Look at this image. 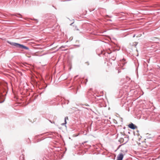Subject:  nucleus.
Returning a JSON list of instances; mask_svg holds the SVG:
<instances>
[{
    "instance_id": "nucleus-7",
    "label": "nucleus",
    "mask_w": 160,
    "mask_h": 160,
    "mask_svg": "<svg viewBox=\"0 0 160 160\" xmlns=\"http://www.w3.org/2000/svg\"><path fill=\"white\" fill-rule=\"evenodd\" d=\"M135 34H134L133 36V38L135 37Z\"/></svg>"
},
{
    "instance_id": "nucleus-13",
    "label": "nucleus",
    "mask_w": 160,
    "mask_h": 160,
    "mask_svg": "<svg viewBox=\"0 0 160 160\" xmlns=\"http://www.w3.org/2000/svg\"><path fill=\"white\" fill-rule=\"evenodd\" d=\"M68 102H69V101H68V102H67V104H68Z\"/></svg>"
},
{
    "instance_id": "nucleus-12",
    "label": "nucleus",
    "mask_w": 160,
    "mask_h": 160,
    "mask_svg": "<svg viewBox=\"0 0 160 160\" xmlns=\"http://www.w3.org/2000/svg\"><path fill=\"white\" fill-rule=\"evenodd\" d=\"M3 101H3L2 102H0V103H2V102H3Z\"/></svg>"
},
{
    "instance_id": "nucleus-17",
    "label": "nucleus",
    "mask_w": 160,
    "mask_h": 160,
    "mask_svg": "<svg viewBox=\"0 0 160 160\" xmlns=\"http://www.w3.org/2000/svg\"><path fill=\"white\" fill-rule=\"evenodd\" d=\"M125 152H127V150L125 151Z\"/></svg>"
},
{
    "instance_id": "nucleus-3",
    "label": "nucleus",
    "mask_w": 160,
    "mask_h": 160,
    "mask_svg": "<svg viewBox=\"0 0 160 160\" xmlns=\"http://www.w3.org/2000/svg\"><path fill=\"white\" fill-rule=\"evenodd\" d=\"M122 152H123V153H120L118 156L117 157V160H122L123 158V156L124 155H125V153L122 150Z\"/></svg>"
},
{
    "instance_id": "nucleus-1",
    "label": "nucleus",
    "mask_w": 160,
    "mask_h": 160,
    "mask_svg": "<svg viewBox=\"0 0 160 160\" xmlns=\"http://www.w3.org/2000/svg\"><path fill=\"white\" fill-rule=\"evenodd\" d=\"M9 43L12 45L15 46L16 47L18 48H20L24 49L26 50H29V49L28 47H26L22 44L13 42H10Z\"/></svg>"
},
{
    "instance_id": "nucleus-8",
    "label": "nucleus",
    "mask_w": 160,
    "mask_h": 160,
    "mask_svg": "<svg viewBox=\"0 0 160 160\" xmlns=\"http://www.w3.org/2000/svg\"><path fill=\"white\" fill-rule=\"evenodd\" d=\"M18 15H19L20 16H21V14H20V13H17V14Z\"/></svg>"
},
{
    "instance_id": "nucleus-20",
    "label": "nucleus",
    "mask_w": 160,
    "mask_h": 160,
    "mask_svg": "<svg viewBox=\"0 0 160 160\" xmlns=\"http://www.w3.org/2000/svg\"><path fill=\"white\" fill-rule=\"evenodd\" d=\"M123 60H122V62H123Z\"/></svg>"
},
{
    "instance_id": "nucleus-4",
    "label": "nucleus",
    "mask_w": 160,
    "mask_h": 160,
    "mask_svg": "<svg viewBox=\"0 0 160 160\" xmlns=\"http://www.w3.org/2000/svg\"><path fill=\"white\" fill-rule=\"evenodd\" d=\"M129 127L132 129H134L137 128V126L134 125L132 123H131L128 125Z\"/></svg>"
},
{
    "instance_id": "nucleus-19",
    "label": "nucleus",
    "mask_w": 160,
    "mask_h": 160,
    "mask_svg": "<svg viewBox=\"0 0 160 160\" xmlns=\"http://www.w3.org/2000/svg\"><path fill=\"white\" fill-rule=\"evenodd\" d=\"M123 60L124 61H125V60H124V59H123Z\"/></svg>"
},
{
    "instance_id": "nucleus-15",
    "label": "nucleus",
    "mask_w": 160,
    "mask_h": 160,
    "mask_svg": "<svg viewBox=\"0 0 160 160\" xmlns=\"http://www.w3.org/2000/svg\"><path fill=\"white\" fill-rule=\"evenodd\" d=\"M77 77V76H76L75 77V78H76V77Z\"/></svg>"
},
{
    "instance_id": "nucleus-11",
    "label": "nucleus",
    "mask_w": 160,
    "mask_h": 160,
    "mask_svg": "<svg viewBox=\"0 0 160 160\" xmlns=\"http://www.w3.org/2000/svg\"><path fill=\"white\" fill-rule=\"evenodd\" d=\"M73 23V22L71 24H70V25H72Z\"/></svg>"
},
{
    "instance_id": "nucleus-14",
    "label": "nucleus",
    "mask_w": 160,
    "mask_h": 160,
    "mask_svg": "<svg viewBox=\"0 0 160 160\" xmlns=\"http://www.w3.org/2000/svg\"><path fill=\"white\" fill-rule=\"evenodd\" d=\"M22 158H23V159H24V158H23V157H22Z\"/></svg>"
},
{
    "instance_id": "nucleus-16",
    "label": "nucleus",
    "mask_w": 160,
    "mask_h": 160,
    "mask_svg": "<svg viewBox=\"0 0 160 160\" xmlns=\"http://www.w3.org/2000/svg\"><path fill=\"white\" fill-rule=\"evenodd\" d=\"M59 98H60V99H62V98H60V97H59Z\"/></svg>"
},
{
    "instance_id": "nucleus-9",
    "label": "nucleus",
    "mask_w": 160,
    "mask_h": 160,
    "mask_svg": "<svg viewBox=\"0 0 160 160\" xmlns=\"http://www.w3.org/2000/svg\"><path fill=\"white\" fill-rule=\"evenodd\" d=\"M61 47H62V48H65V46H62Z\"/></svg>"
},
{
    "instance_id": "nucleus-5",
    "label": "nucleus",
    "mask_w": 160,
    "mask_h": 160,
    "mask_svg": "<svg viewBox=\"0 0 160 160\" xmlns=\"http://www.w3.org/2000/svg\"><path fill=\"white\" fill-rule=\"evenodd\" d=\"M67 119H68V117H65L64 119L65 122L62 124V125H65L66 124V123H67L66 120H67Z\"/></svg>"
},
{
    "instance_id": "nucleus-10",
    "label": "nucleus",
    "mask_w": 160,
    "mask_h": 160,
    "mask_svg": "<svg viewBox=\"0 0 160 160\" xmlns=\"http://www.w3.org/2000/svg\"><path fill=\"white\" fill-rule=\"evenodd\" d=\"M49 121H50V122L51 123H52V122H51V121L50 120Z\"/></svg>"
},
{
    "instance_id": "nucleus-18",
    "label": "nucleus",
    "mask_w": 160,
    "mask_h": 160,
    "mask_svg": "<svg viewBox=\"0 0 160 160\" xmlns=\"http://www.w3.org/2000/svg\"><path fill=\"white\" fill-rule=\"evenodd\" d=\"M20 159H21V157H20Z\"/></svg>"
},
{
    "instance_id": "nucleus-6",
    "label": "nucleus",
    "mask_w": 160,
    "mask_h": 160,
    "mask_svg": "<svg viewBox=\"0 0 160 160\" xmlns=\"http://www.w3.org/2000/svg\"><path fill=\"white\" fill-rule=\"evenodd\" d=\"M126 63L125 62H124V63H122V64H123V65L124 66L125 64Z\"/></svg>"
},
{
    "instance_id": "nucleus-2",
    "label": "nucleus",
    "mask_w": 160,
    "mask_h": 160,
    "mask_svg": "<svg viewBox=\"0 0 160 160\" xmlns=\"http://www.w3.org/2000/svg\"><path fill=\"white\" fill-rule=\"evenodd\" d=\"M129 139L128 138L124 137V138H121L119 140V142L121 143H123V144L126 143L128 141Z\"/></svg>"
}]
</instances>
